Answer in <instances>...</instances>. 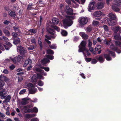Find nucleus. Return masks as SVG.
Masks as SVG:
<instances>
[{
  "label": "nucleus",
  "instance_id": "30",
  "mask_svg": "<svg viewBox=\"0 0 121 121\" xmlns=\"http://www.w3.org/2000/svg\"><path fill=\"white\" fill-rule=\"evenodd\" d=\"M13 40V43L15 44H17L20 43V40L19 38L16 39H14Z\"/></svg>",
  "mask_w": 121,
  "mask_h": 121
},
{
  "label": "nucleus",
  "instance_id": "62",
  "mask_svg": "<svg viewBox=\"0 0 121 121\" xmlns=\"http://www.w3.org/2000/svg\"><path fill=\"white\" fill-rule=\"evenodd\" d=\"M32 4H31L30 5H28L27 8V9L28 10H30L32 8Z\"/></svg>",
  "mask_w": 121,
  "mask_h": 121
},
{
  "label": "nucleus",
  "instance_id": "35",
  "mask_svg": "<svg viewBox=\"0 0 121 121\" xmlns=\"http://www.w3.org/2000/svg\"><path fill=\"white\" fill-rule=\"evenodd\" d=\"M38 78L40 79H43L44 78V77L41 74L39 73H38L37 75Z\"/></svg>",
  "mask_w": 121,
  "mask_h": 121
},
{
  "label": "nucleus",
  "instance_id": "1",
  "mask_svg": "<svg viewBox=\"0 0 121 121\" xmlns=\"http://www.w3.org/2000/svg\"><path fill=\"white\" fill-rule=\"evenodd\" d=\"M66 18L64 19L63 21V22L64 27L66 28L67 27L71 26L73 23L72 19L74 18V17L66 15Z\"/></svg>",
  "mask_w": 121,
  "mask_h": 121
},
{
  "label": "nucleus",
  "instance_id": "7",
  "mask_svg": "<svg viewBox=\"0 0 121 121\" xmlns=\"http://www.w3.org/2000/svg\"><path fill=\"white\" fill-rule=\"evenodd\" d=\"M17 52L19 53H26L27 52L26 49L21 46H19L17 47Z\"/></svg>",
  "mask_w": 121,
  "mask_h": 121
},
{
  "label": "nucleus",
  "instance_id": "34",
  "mask_svg": "<svg viewBox=\"0 0 121 121\" xmlns=\"http://www.w3.org/2000/svg\"><path fill=\"white\" fill-rule=\"evenodd\" d=\"M98 62L97 60L95 58H94L92 59H91V63L92 64H95Z\"/></svg>",
  "mask_w": 121,
  "mask_h": 121
},
{
  "label": "nucleus",
  "instance_id": "16",
  "mask_svg": "<svg viewBox=\"0 0 121 121\" xmlns=\"http://www.w3.org/2000/svg\"><path fill=\"white\" fill-rule=\"evenodd\" d=\"M11 98L10 95H8L6 97H5V98H4L5 99L3 101V102L4 103H8L10 102Z\"/></svg>",
  "mask_w": 121,
  "mask_h": 121
},
{
  "label": "nucleus",
  "instance_id": "13",
  "mask_svg": "<svg viewBox=\"0 0 121 121\" xmlns=\"http://www.w3.org/2000/svg\"><path fill=\"white\" fill-rule=\"evenodd\" d=\"M104 4L101 2H98L96 5V7L98 9H102L104 7Z\"/></svg>",
  "mask_w": 121,
  "mask_h": 121
},
{
  "label": "nucleus",
  "instance_id": "60",
  "mask_svg": "<svg viewBox=\"0 0 121 121\" xmlns=\"http://www.w3.org/2000/svg\"><path fill=\"white\" fill-rule=\"evenodd\" d=\"M9 68L11 70H13L15 68V66L13 65H12L9 66Z\"/></svg>",
  "mask_w": 121,
  "mask_h": 121
},
{
  "label": "nucleus",
  "instance_id": "44",
  "mask_svg": "<svg viewBox=\"0 0 121 121\" xmlns=\"http://www.w3.org/2000/svg\"><path fill=\"white\" fill-rule=\"evenodd\" d=\"M51 26L53 28L55 29L56 30L58 31L59 32L60 31V29L58 27L56 26Z\"/></svg>",
  "mask_w": 121,
  "mask_h": 121
},
{
  "label": "nucleus",
  "instance_id": "48",
  "mask_svg": "<svg viewBox=\"0 0 121 121\" xmlns=\"http://www.w3.org/2000/svg\"><path fill=\"white\" fill-rule=\"evenodd\" d=\"M13 28L15 31H17V32L20 33V31L19 30L18 27H16V26H14L13 27Z\"/></svg>",
  "mask_w": 121,
  "mask_h": 121
},
{
  "label": "nucleus",
  "instance_id": "15",
  "mask_svg": "<svg viewBox=\"0 0 121 121\" xmlns=\"http://www.w3.org/2000/svg\"><path fill=\"white\" fill-rule=\"evenodd\" d=\"M110 48L112 50L114 51H116V52L117 53H120L121 52V51L118 50L117 47H115L114 45L112 44L111 45L110 47Z\"/></svg>",
  "mask_w": 121,
  "mask_h": 121
},
{
  "label": "nucleus",
  "instance_id": "36",
  "mask_svg": "<svg viewBox=\"0 0 121 121\" xmlns=\"http://www.w3.org/2000/svg\"><path fill=\"white\" fill-rule=\"evenodd\" d=\"M6 76L2 75H1L0 76V80L5 81L6 80Z\"/></svg>",
  "mask_w": 121,
  "mask_h": 121
},
{
  "label": "nucleus",
  "instance_id": "51",
  "mask_svg": "<svg viewBox=\"0 0 121 121\" xmlns=\"http://www.w3.org/2000/svg\"><path fill=\"white\" fill-rule=\"evenodd\" d=\"M5 43L8 45L9 47H11L12 45V44L9 42H5Z\"/></svg>",
  "mask_w": 121,
  "mask_h": 121
},
{
  "label": "nucleus",
  "instance_id": "12",
  "mask_svg": "<svg viewBox=\"0 0 121 121\" xmlns=\"http://www.w3.org/2000/svg\"><path fill=\"white\" fill-rule=\"evenodd\" d=\"M104 58H105L106 60L108 61H110L112 59L110 54L109 53L104 54Z\"/></svg>",
  "mask_w": 121,
  "mask_h": 121
},
{
  "label": "nucleus",
  "instance_id": "64",
  "mask_svg": "<svg viewBox=\"0 0 121 121\" xmlns=\"http://www.w3.org/2000/svg\"><path fill=\"white\" fill-rule=\"evenodd\" d=\"M31 121H39V120L36 118H35L32 119L31 120Z\"/></svg>",
  "mask_w": 121,
  "mask_h": 121
},
{
  "label": "nucleus",
  "instance_id": "29",
  "mask_svg": "<svg viewBox=\"0 0 121 121\" xmlns=\"http://www.w3.org/2000/svg\"><path fill=\"white\" fill-rule=\"evenodd\" d=\"M4 85V82L3 80H0V90L3 89V86Z\"/></svg>",
  "mask_w": 121,
  "mask_h": 121
},
{
  "label": "nucleus",
  "instance_id": "56",
  "mask_svg": "<svg viewBox=\"0 0 121 121\" xmlns=\"http://www.w3.org/2000/svg\"><path fill=\"white\" fill-rule=\"evenodd\" d=\"M85 57H89L91 55V53H83Z\"/></svg>",
  "mask_w": 121,
  "mask_h": 121
},
{
  "label": "nucleus",
  "instance_id": "5",
  "mask_svg": "<svg viewBox=\"0 0 121 121\" xmlns=\"http://www.w3.org/2000/svg\"><path fill=\"white\" fill-rule=\"evenodd\" d=\"M33 107V105L31 104L28 105L26 106H24L21 107L22 110H24V112L25 113H29L30 112H32V109H30Z\"/></svg>",
  "mask_w": 121,
  "mask_h": 121
},
{
  "label": "nucleus",
  "instance_id": "4",
  "mask_svg": "<svg viewBox=\"0 0 121 121\" xmlns=\"http://www.w3.org/2000/svg\"><path fill=\"white\" fill-rule=\"evenodd\" d=\"M28 87L30 88L29 89V94H33L35 93L37 91V89L35 88V86L32 83H29L28 84Z\"/></svg>",
  "mask_w": 121,
  "mask_h": 121
},
{
  "label": "nucleus",
  "instance_id": "55",
  "mask_svg": "<svg viewBox=\"0 0 121 121\" xmlns=\"http://www.w3.org/2000/svg\"><path fill=\"white\" fill-rule=\"evenodd\" d=\"M110 41L107 40L106 39H105V40L104 41V43L107 45H109L110 44Z\"/></svg>",
  "mask_w": 121,
  "mask_h": 121
},
{
  "label": "nucleus",
  "instance_id": "17",
  "mask_svg": "<svg viewBox=\"0 0 121 121\" xmlns=\"http://www.w3.org/2000/svg\"><path fill=\"white\" fill-rule=\"evenodd\" d=\"M102 14V12L100 11H97L93 13V15L95 17H99Z\"/></svg>",
  "mask_w": 121,
  "mask_h": 121
},
{
  "label": "nucleus",
  "instance_id": "23",
  "mask_svg": "<svg viewBox=\"0 0 121 121\" xmlns=\"http://www.w3.org/2000/svg\"><path fill=\"white\" fill-rule=\"evenodd\" d=\"M36 115V114H27L26 115L25 117L28 118H30L35 117Z\"/></svg>",
  "mask_w": 121,
  "mask_h": 121
},
{
  "label": "nucleus",
  "instance_id": "19",
  "mask_svg": "<svg viewBox=\"0 0 121 121\" xmlns=\"http://www.w3.org/2000/svg\"><path fill=\"white\" fill-rule=\"evenodd\" d=\"M59 21V20L58 18H53L52 20V23L55 25H57Z\"/></svg>",
  "mask_w": 121,
  "mask_h": 121
},
{
  "label": "nucleus",
  "instance_id": "40",
  "mask_svg": "<svg viewBox=\"0 0 121 121\" xmlns=\"http://www.w3.org/2000/svg\"><path fill=\"white\" fill-rule=\"evenodd\" d=\"M40 68L42 69H44L47 72L49 70V68L48 67H45L43 66H41L40 67Z\"/></svg>",
  "mask_w": 121,
  "mask_h": 121
},
{
  "label": "nucleus",
  "instance_id": "41",
  "mask_svg": "<svg viewBox=\"0 0 121 121\" xmlns=\"http://www.w3.org/2000/svg\"><path fill=\"white\" fill-rule=\"evenodd\" d=\"M103 27L105 31H108V28L107 25H103Z\"/></svg>",
  "mask_w": 121,
  "mask_h": 121
},
{
  "label": "nucleus",
  "instance_id": "2",
  "mask_svg": "<svg viewBox=\"0 0 121 121\" xmlns=\"http://www.w3.org/2000/svg\"><path fill=\"white\" fill-rule=\"evenodd\" d=\"M86 42L85 41H82L81 42L80 45L78 46L79 52H88V50L86 49Z\"/></svg>",
  "mask_w": 121,
  "mask_h": 121
},
{
  "label": "nucleus",
  "instance_id": "33",
  "mask_svg": "<svg viewBox=\"0 0 121 121\" xmlns=\"http://www.w3.org/2000/svg\"><path fill=\"white\" fill-rule=\"evenodd\" d=\"M49 47L51 49H55L57 48V46L56 44H54L52 45L50 44L49 45Z\"/></svg>",
  "mask_w": 121,
  "mask_h": 121
},
{
  "label": "nucleus",
  "instance_id": "11",
  "mask_svg": "<svg viewBox=\"0 0 121 121\" xmlns=\"http://www.w3.org/2000/svg\"><path fill=\"white\" fill-rule=\"evenodd\" d=\"M95 7V4L94 2H91L89 4L88 6V10L90 11V10H93Z\"/></svg>",
  "mask_w": 121,
  "mask_h": 121
},
{
  "label": "nucleus",
  "instance_id": "54",
  "mask_svg": "<svg viewBox=\"0 0 121 121\" xmlns=\"http://www.w3.org/2000/svg\"><path fill=\"white\" fill-rule=\"evenodd\" d=\"M26 91V89H23L20 91L19 92V94L20 95L22 94L25 93Z\"/></svg>",
  "mask_w": 121,
  "mask_h": 121
},
{
  "label": "nucleus",
  "instance_id": "43",
  "mask_svg": "<svg viewBox=\"0 0 121 121\" xmlns=\"http://www.w3.org/2000/svg\"><path fill=\"white\" fill-rule=\"evenodd\" d=\"M0 39L2 40L4 39V41H6L5 42H7V41L9 40L8 38L5 36H3L2 38Z\"/></svg>",
  "mask_w": 121,
  "mask_h": 121
},
{
  "label": "nucleus",
  "instance_id": "38",
  "mask_svg": "<svg viewBox=\"0 0 121 121\" xmlns=\"http://www.w3.org/2000/svg\"><path fill=\"white\" fill-rule=\"evenodd\" d=\"M9 15L12 17H15L16 16V14L15 12L13 11L11 12L9 14Z\"/></svg>",
  "mask_w": 121,
  "mask_h": 121
},
{
  "label": "nucleus",
  "instance_id": "42",
  "mask_svg": "<svg viewBox=\"0 0 121 121\" xmlns=\"http://www.w3.org/2000/svg\"><path fill=\"white\" fill-rule=\"evenodd\" d=\"M27 102L25 101H23L21 102V105H25L28 104Z\"/></svg>",
  "mask_w": 121,
  "mask_h": 121
},
{
  "label": "nucleus",
  "instance_id": "10",
  "mask_svg": "<svg viewBox=\"0 0 121 121\" xmlns=\"http://www.w3.org/2000/svg\"><path fill=\"white\" fill-rule=\"evenodd\" d=\"M40 62L41 64L44 65L50 63V60H48L45 56L41 60Z\"/></svg>",
  "mask_w": 121,
  "mask_h": 121
},
{
  "label": "nucleus",
  "instance_id": "63",
  "mask_svg": "<svg viewBox=\"0 0 121 121\" xmlns=\"http://www.w3.org/2000/svg\"><path fill=\"white\" fill-rule=\"evenodd\" d=\"M45 37L46 38V39H47L51 40V36H50L48 35H46L45 36Z\"/></svg>",
  "mask_w": 121,
  "mask_h": 121
},
{
  "label": "nucleus",
  "instance_id": "8",
  "mask_svg": "<svg viewBox=\"0 0 121 121\" xmlns=\"http://www.w3.org/2000/svg\"><path fill=\"white\" fill-rule=\"evenodd\" d=\"M47 30L50 34L53 35V36H51L52 38L53 39H55L56 36V35L55 34V32L54 30L50 28H47Z\"/></svg>",
  "mask_w": 121,
  "mask_h": 121
},
{
  "label": "nucleus",
  "instance_id": "49",
  "mask_svg": "<svg viewBox=\"0 0 121 121\" xmlns=\"http://www.w3.org/2000/svg\"><path fill=\"white\" fill-rule=\"evenodd\" d=\"M99 22L98 21L95 20L93 21L92 24L94 26H96L98 25L99 24Z\"/></svg>",
  "mask_w": 121,
  "mask_h": 121
},
{
  "label": "nucleus",
  "instance_id": "14",
  "mask_svg": "<svg viewBox=\"0 0 121 121\" xmlns=\"http://www.w3.org/2000/svg\"><path fill=\"white\" fill-rule=\"evenodd\" d=\"M32 63V61L30 59L26 60L24 64L23 65V67H26L27 65L29 64L30 65Z\"/></svg>",
  "mask_w": 121,
  "mask_h": 121
},
{
  "label": "nucleus",
  "instance_id": "21",
  "mask_svg": "<svg viewBox=\"0 0 121 121\" xmlns=\"http://www.w3.org/2000/svg\"><path fill=\"white\" fill-rule=\"evenodd\" d=\"M109 17L112 20H115L116 18V16L115 14L112 13H111L109 14Z\"/></svg>",
  "mask_w": 121,
  "mask_h": 121
},
{
  "label": "nucleus",
  "instance_id": "20",
  "mask_svg": "<svg viewBox=\"0 0 121 121\" xmlns=\"http://www.w3.org/2000/svg\"><path fill=\"white\" fill-rule=\"evenodd\" d=\"M107 20L108 24L109 25H115L116 24L115 22L111 19H109Z\"/></svg>",
  "mask_w": 121,
  "mask_h": 121
},
{
  "label": "nucleus",
  "instance_id": "61",
  "mask_svg": "<svg viewBox=\"0 0 121 121\" xmlns=\"http://www.w3.org/2000/svg\"><path fill=\"white\" fill-rule=\"evenodd\" d=\"M116 44L117 45H121V43L118 41H115Z\"/></svg>",
  "mask_w": 121,
  "mask_h": 121
},
{
  "label": "nucleus",
  "instance_id": "59",
  "mask_svg": "<svg viewBox=\"0 0 121 121\" xmlns=\"http://www.w3.org/2000/svg\"><path fill=\"white\" fill-rule=\"evenodd\" d=\"M30 99L29 98H25L22 99V100L23 101H25L26 102H27V100H30Z\"/></svg>",
  "mask_w": 121,
  "mask_h": 121
},
{
  "label": "nucleus",
  "instance_id": "53",
  "mask_svg": "<svg viewBox=\"0 0 121 121\" xmlns=\"http://www.w3.org/2000/svg\"><path fill=\"white\" fill-rule=\"evenodd\" d=\"M31 42L32 43L34 44H36V40L35 38L34 37L32 38L31 39Z\"/></svg>",
  "mask_w": 121,
  "mask_h": 121
},
{
  "label": "nucleus",
  "instance_id": "39",
  "mask_svg": "<svg viewBox=\"0 0 121 121\" xmlns=\"http://www.w3.org/2000/svg\"><path fill=\"white\" fill-rule=\"evenodd\" d=\"M28 32H30L35 34L37 32V30L35 29H30L28 31Z\"/></svg>",
  "mask_w": 121,
  "mask_h": 121
},
{
  "label": "nucleus",
  "instance_id": "25",
  "mask_svg": "<svg viewBox=\"0 0 121 121\" xmlns=\"http://www.w3.org/2000/svg\"><path fill=\"white\" fill-rule=\"evenodd\" d=\"M112 9L116 12H118L120 11L119 9L114 5H112Z\"/></svg>",
  "mask_w": 121,
  "mask_h": 121
},
{
  "label": "nucleus",
  "instance_id": "47",
  "mask_svg": "<svg viewBox=\"0 0 121 121\" xmlns=\"http://www.w3.org/2000/svg\"><path fill=\"white\" fill-rule=\"evenodd\" d=\"M13 37L14 38H16L17 36V34L16 32H13L12 34Z\"/></svg>",
  "mask_w": 121,
  "mask_h": 121
},
{
  "label": "nucleus",
  "instance_id": "46",
  "mask_svg": "<svg viewBox=\"0 0 121 121\" xmlns=\"http://www.w3.org/2000/svg\"><path fill=\"white\" fill-rule=\"evenodd\" d=\"M32 109V112H35V113L37 112H38V109L37 108L35 107H34Z\"/></svg>",
  "mask_w": 121,
  "mask_h": 121
},
{
  "label": "nucleus",
  "instance_id": "6",
  "mask_svg": "<svg viewBox=\"0 0 121 121\" xmlns=\"http://www.w3.org/2000/svg\"><path fill=\"white\" fill-rule=\"evenodd\" d=\"M65 11L68 15H72L73 14V13L71 12L73 11V9L70 8L68 5H67L66 6L65 8Z\"/></svg>",
  "mask_w": 121,
  "mask_h": 121
},
{
  "label": "nucleus",
  "instance_id": "24",
  "mask_svg": "<svg viewBox=\"0 0 121 121\" xmlns=\"http://www.w3.org/2000/svg\"><path fill=\"white\" fill-rule=\"evenodd\" d=\"M81 34V36L82 38L85 39H86L88 38V36L86 34L82 32Z\"/></svg>",
  "mask_w": 121,
  "mask_h": 121
},
{
  "label": "nucleus",
  "instance_id": "9",
  "mask_svg": "<svg viewBox=\"0 0 121 121\" xmlns=\"http://www.w3.org/2000/svg\"><path fill=\"white\" fill-rule=\"evenodd\" d=\"M95 58L97 60V61L100 63H103L105 59L103 56L101 55H97L95 56Z\"/></svg>",
  "mask_w": 121,
  "mask_h": 121
},
{
  "label": "nucleus",
  "instance_id": "31",
  "mask_svg": "<svg viewBox=\"0 0 121 121\" xmlns=\"http://www.w3.org/2000/svg\"><path fill=\"white\" fill-rule=\"evenodd\" d=\"M61 35L64 36H66L67 35L68 33L67 32L64 30H62L61 31Z\"/></svg>",
  "mask_w": 121,
  "mask_h": 121
},
{
  "label": "nucleus",
  "instance_id": "52",
  "mask_svg": "<svg viewBox=\"0 0 121 121\" xmlns=\"http://www.w3.org/2000/svg\"><path fill=\"white\" fill-rule=\"evenodd\" d=\"M92 58L85 57L86 61L87 62H89L91 61Z\"/></svg>",
  "mask_w": 121,
  "mask_h": 121
},
{
  "label": "nucleus",
  "instance_id": "26",
  "mask_svg": "<svg viewBox=\"0 0 121 121\" xmlns=\"http://www.w3.org/2000/svg\"><path fill=\"white\" fill-rule=\"evenodd\" d=\"M4 33L6 35V36H9L10 35V34L9 30L6 29H4L3 30Z\"/></svg>",
  "mask_w": 121,
  "mask_h": 121
},
{
  "label": "nucleus",
  "instance_id": "32",
  "mask_svg": "<svg viewBox=\"0 0 121 121\" xmlns=\"http://www.w3.org/2000/svg\"><path fill=\"white\" fill-rule=\"evenodd\" d=\"M37 82L38 85L40 86H42L43 85V82L41 80H39Z\"/></svg>",
  "mask_w": 121,
  "mask_h": 121
},
{
  "label": "nucleus",
  "instance_id": "22",
  "mask_svg": "<svg viewBox=\"0 0 121 121\" xmlns=\"http://www.w3.org/2000/svg\"><path fill=\"white\" fill-rule=\"evenodd\" d=\"M121 28L119 26H117L115 27V29L114 30V34L117 33L118 31H119L120 33H121Z\"/></svg>",
  "mask_w": 121,
  "mask_h": 121
},
{
  "label": "nucleus",
  "instance_id": "57",
  "mask_svg": "<svg viewBox=\"0 0 121 121\" xmlns=\"http://www.w3.org/2000/svg\"><path fill=\"white\" fill-rule=\"evenodd\" d=\"M34 48V46H31L30 47L27 48L29 50H32Z\"/></svg>",
  "mask_w": 121,
  "mask_h": 121
},
{
  "label": "nucleus",
  "instance_id": "45",
  "mask_svg": "<svg viewBox=\"0 0 121 121\" xmlns=\"http://www.w3.org/2000/svg\"><path fill=\"white\" fill-rule=\"evenodd\" d=\"M31 80L33 82H36L37 81V79L35 77H33L32 78Z\"/></svg>",
  "mask_w": 121,
  "mask_h": 121
},
{
  "label": "nucleus",
  "instance_id": "50",
  "mask_svg": "<svg viewBox=\"0 0 121 121\" xmlns=\"http://www.w3.org/2000/svg\"><path fill=\"white\" fill-rule=\"evenodd\" d=\"M88 47H89L91 46L92 44V42L89 39L88 40Z\"/></svg>",
  "mask_w": 121,
  "mask_h": 121
},
{
  "label": "nucleus",
  "instance_id": "27",
  "mask_svg": "<svg viewBox=\"0 0 121 121\" xmlns=\"http://www.w3.org/2000/svg\"><path fill=\"white\" fill-rule=\"evenodd\" d=\"M38 43L40 47V49L41 50L43 48V45L42 44L41 38L39 37L38 39Z\"/></svg>",
  "mask_w": 121,
  "mask_h": 121
},
{
  "label": "nucleus",
  "instance_id": "3",
  "mask_svg": "<svg viewBox=\"0 0 121 121\" xmlns=\"http://www.w3.org/2000/svg\"><path fill=\"white\" fill-rule=\"evenodd\" d=\"M88 19L86 17H80L79 18L78 22L79 25L81 27H83L86 24L88 21Z\"/></svg>",
  "mask_w": 121,
  "mask_h": 121
},
{
  "label": "nucleus",
  "instance_id": "18",
  "mask_svg": "<svg viewBox=\"0 0 121 121\" xmlns=\"http://www.w3.org/2000/svg\"><path fill=\"white\" fill-rule=\"evenodd\" d=\"M5 89H3L2 90L0 91V96L4 98L6 97L5 95L6 94V93L4 92H5Z\"/></svg>",
  "mask_w": 121,
  "mask_h": 121
},
{
  "label": "nucleus",
  "instance_id": "37",
  "mask_svg": "<svg viewBox=\"0 0 121 121\" xmlns=\"http://www.w3.org/2000/svg\"><path fill=\"white\" fill-rule=\"evenodd\" d=\"M92 30V27L91 26H88L86 28V30L87 32H90Z\"/></svg>",
  "mask_w": 121,
  "mask_h": 121
},
{
  "label": "nucleus",
  "instance_id": "28",
  "mask_svg": "<svg viewBox=\"0 0 121 121\" xmlns=\"http://www.w3.org/2000/svg\"><path fill=\"white\" fill-rule=\"evenodd\" d=\"M48 60H52L54 58V56L53 55H45Z\"/></svg>",
  "mask_w": 121,
  "mask_h": 121
},
{
  "label": "nucleus",
  "instance_id": "58",
  "mask_svg": "<svg viewBox=\"0 0 121 121\" xmlns=\"http://www.w3.org/2000/svg\"><path fill=\"white\" fill-rule=\"evenodd\" d=\"M101 48V47L100 45L97 46L95 48V50L96 51H98V50L99 49Z\"/></svg>",
  "mask_w": 121,
  "mask_h": 121
}]
</instances>
